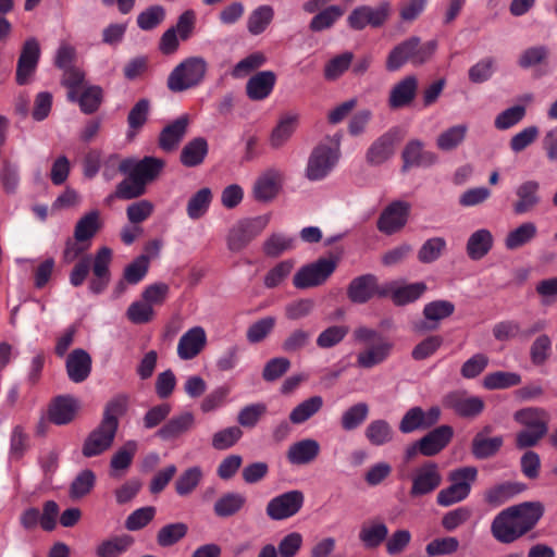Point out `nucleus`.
<instances>
[{"label":"nucleus","mask_w":557,"mask_h":557,"mask_svg":"<svg viewBox=\"0 0 557 557\" xmlns=\"http://www.w3.org/2000/svg\"><path fill=\"white\" fill-rule=\"evenodd\" d=\"M321 450L320 444L313 438H305L292 444L286 457L296 466L309 465L317 459Z\"/></svg>","instance_id":"c756f323"},{"label":"nucleus","mask_w":557,"mask_h":557,"mask_svg":"<svg viewBox=\"0 0 557 557\" xmlns=\"http://www.w3.org/2000/svg\"><path fill=\"white\" fill-rule=\"evenodd\" d=\"M133 540L128 535L113 536L102 541L96 548L98 557H119L132 545Z\"/></svg>","instance_id":"8fccbe9b"},{"label":"nucleus","mask_w":557,"mask_h":557,"mask_svg":"<svg viewBox=\"0 0 557 557\" xmlns=\"http://www.w3.org/2000/svg\"><path fill=\"white\" fill-rule=\"evenodd\" d=\"M493 243V235L487 228L473 232L466 246L468 257L473 261L483 259L491 251Z\"/></svg>","instance_id":"473e14b6"},{"label":"nucleus","mask_w":557,"mask_h":557,"mask_svg":"<svg viewBox=\"0 0 557 557\" xmlns=\"http://www.w3.org/2000/svg\"><path fill=\"white\" fill-rule=\"evenodd\" d=\"M195 425V416L185 411L170 418L158 431L157 436L165 442L180 438L188 433Z\"/></svg>","instance_id":"393cba45"},{"label":"nucleus","mask_w":557,"mask_h":557,"mask_svg":"<svg viewBox=\"0 0 557 557\" xmlns=\"http://www.w3.org/2000/svg\"><path fill=\"white\" fill-rule=\"evenodd\" d=\"M398 133L397 128H391L370 145L366 153V160L370 165H381L394 154Z\"/></svg>","instance_id":"412c9836"},{"label":"nucleus","mask_w":557,"mask_h":557,"mask_svg":"<svg viewBox=\"0 0 557 557\" xmlns=\"http://www.w3.org/2000/svg\"><path fill=\"white\" fill-rule=\"evenodd\" d=\"M268 407L264 403H253L244 406L237 413V423L239 428L253 429L264 417Z\"/></svg>","instance_id":"603ef678"},{"label":"nucleus","mask_w":557,"mask_h":557,"mask_svg":"<svg viewBox=\"0 0 557 557\" xmlns=\"http://www.w3.org/2000/svg\"><path fill=\"white\" fill-rule=\"evenodd\" d=\"M269 215H259L252 219L239 221L227 237V247L231 251H240L268 225Z\"/></svg>","instance_id":"9b49d317"},{"label":"nucleus","mask_w":557,"mask_h":557,"mask_svg":"<svg viewBox=\"0 0 557 557\" xmlns=\"http://www.w3.org/2000/svg\"><path fill=\"white\" fill-rule=\"evenodd\" d=\"M274 17V10L271 5L263 4L255 9L247 18V29L251 35L262 34Z\"/></svg>","instance_id":"a18cd8bd"},{"label":"nucleus","mask_w":557,"mask_h":557,"mask_svg":"<svg viewBox=\"0 0 557 557\" xmlns=\"http://www.w3.org/2000/svg\"><path fill=\"white\" fill-rule=\"evenodd\" d=\"M423 147V143L419 139H412L406 144L401 152L403 172L411 168H429L437 162L436 153L424 150Z\"/></svg>","instance_id":"6ab92c4d"},{"label":"nucleus","mask_w":557,"mask_h":557,"mask_svg":"<svg viewBox=\"0 0 557 557\" xmlns=\"http://www.w3.org/2000/svg\"><path fill=\"white\" fill-rule=\"evenodd\" d=\"M208 72V62L202 57H189L180 62L169 74L166 86L172 92H183L198 87Z\"/></svg>","instance_id":"39448f33"},{"label":"nucleus","mask_w":557,"mask_h":557,"mask_svg":"<svg viewBox=\"0 0 557 557\" xmlns=\"http://www.w3.org/2000/svg\"><path fill=\"white\" fill-rule=\"evenodd\" d=\"M354 339L366 346L357 354L356 366L361 369H372L385 362L392 355L394 343L377 330L359 326L354 330Z\"/></svg>","instance_id":"f03ea898"},{"label":"nucleus","mask_w":557,"mask_h":557,"mask_svg":"<svg viewBox=\"0 0 557 557\" xmlns=\"http://www.w3.org/2000/svg\"><path fill=\"white\" fill-rule=\"evenodd\" d=\"M100 227V212L92 210L77 221L74 228V238L76 242L89 240L96 235Z\"/></svg>","instance_id":"ea45409f"},{"label":"nucleus","mask_w":557,"mask_h":557,"mask_svg":"<svg viewBox=\"0 0 557 557\" xmlns=\"http://www.w3.org/2000/svg\"><path fill=\"white\" fill-rule=\"evenodd\" d=\"M165 18V10L162 5H151L138 14L137 25L143 30L154 29Z\"/></svg>","instance_id":"338daca9"},{"label":"nucleus","mask_w":557,"mask_h":557,"mask_svg":"<svg viewBox=\"0 0 557 557\" xmlns=\"http://www.w3.org/2000/svg\"><path fill=\"white\" fill-rule=\"evenodd\" d=\"M305 495L292 490L271 498L265 507L267 516L273 521H282L296 516L302 508Z\"/></svg>","instance_id":"9d476101"},{"label":"nucleus","mask_w":557,"mask_h":557,"mask_svg":"<svg viewBox=\"0 0 557 557\" xmlns=\"http://www.w3.org/2000/svg\"><path fill=\"white\" fill-rule=\"evenodd\" d=\"M388 535V528L384 522L376 521L369 525H363L359 532V540L366 548H376Z\"/></svg>","instance_id":"c03bdc74"},{"label":"nucleus","mask_w":557,"mask_h":557,"mask_svg":"<svg viewBox=\"0 0 557 557\" xmlns=\"http://www.w3.org/2000/svg\"><path fill=\"white\" fill-rule=\"evenodd\" d=\"M148 270L149 257L147 255H140L125 267L123 275L128 284L136 285L146 277Z\"/></svg>","instance_id":"052dcab7"},{"label":"nucleus","mask_w":557,"mask_h":557,"mask_svg":"<svg viewBox=\"0 0 557 557\" xmlns=\"http://www.w3.org/2000/svg\"><path fill=\"white\" fill-rule=\"evenodd\" d=\"M426 288L423 282L411 283L400 287L396 286V290L393 293V302L396 306L413 302L423 295Z\"/></svg>","instance_id":"4d7b16f0"},{"label":"nucleus","mask_w":557,"mask_h":557,"mask_svg":"<svg viewBox=\"0 0 557 557\" xmlns=\"http://www.w3.org/2000/svg\"><path fill=\"white\" fill-rule=\"evenodd\" d=\"M127 175L122 182L116 185L115 191L108 196L106 199L110 203L114 198L122 200H131L139 198L146 194V186H144L137 177L133 176L132 173H125Z\"/></svg>","instance_id":"58836bf2"},{"label":"nucleus","mask_w":557,"mask_h":557,"mask_svg":"<svg viewBox=\"0 0 557 557\" xmlns=\"http://www.w3.org/2000/svg\"><path fill=\"white\" fill-rule=\"evenodd\" d=\"M165 166L164 160L156 157H144L141 160L124 159L119 164L121 173H132L147 187L159 177Z\"/></svg>","instance_id":"4468645a"},{"label":"nucleus","mask_w":557,"mask_h":557,"mask_svg":"<svg viewBox=\"0 0 557 557\" xmlns=\"http://www.w3.org/2000/svg\"><path fill=\"white\" fill-rule=\"evenodd\" d=\"M492 535L500 543H512L522 536V504L500 511L491 525Z\"/></svg>","instance_id":"0eeeda50"},{"label":"nucleus","mask_w":557,"mask_h":557,"mask_svg":"<svg viewBox=\"0 0 557 557\" xmlns=\"http://www.w3.org/2000/svg\"><path fill=\"white\" fill-rule=\"evenodd\" d=\"M96 475L91 470H84L73 480L70 486V497L78 499L86 496L94 487Z\"/></svg>","instance_id":"0e129e2a"},{"label":"nucleus","mask_w":557,"mask_h":557,"mask_svg":"<svg viewBox=\"0 0 557 557\" xmlns=\"http://www.w3.org/2000/svg\"><path fill=\"white\" fill-rule=\"evenodd\" d=\"M375 275L363 274L352 278L347 287V297L352 304L363 305L373 298Z\"/></svg>","instance_id":"2f4dec72"},{"label":"nucleus","mask_w":557,"mask_h":557,"mask_svg":"<svg viewBox=\"0 0 557 557\" xmlns=\"http://www.w3.org/2000/svg\"><path fill=\"white\" fill-rule=\"evenodd\" d=\"M459 548V541L454 536L438 537L432 540L425 546V552L429 556H445L453 555Z\"/></svg>","instance_id":"69168bd1"},{"label":"nucleus","mask_w":557,"mask_h":557,"mask_svg":"<svg viewBox=\"0 0 557 557\" xmlns=\"http://www.w3.org/2000/svg\"><path fill=\"white\" fill-rule=\"evenodd\" d=\"M295 239L284 234H272L263 244V252L268 257H278L294 247Z\"/></svg>","instance_id":"774afa93"},{"label":"nucleus","mask_w":557,"mask_h":557,"mask_svg":"<svg viewBox=\"0 0 557 557\" xmlns=\"http://www.w3.org/2000/svg\"><path fill=\"white\" fill-rule=\"evenodd\" d=\"M418 78L414 75H407L397 82L388 95V107L398 110L409 107L418 94Z\"/></svg>","instance_id":"b1692460"},{"label":"nucleus","mask_w":557,"mask_h":557,"mask_svg":"<svg viewBox=\"0 0 557 557\" xmlns=\"http://www.w3.org/2000/svg\"><path fill=\"white\" fill-rule=\"evenodd\" d=\"M246 496L237 492L224 493L213 505V512L219 518H230L238 513L246 505Z\"/></svg>","instance_id":"e433bc0d"},{"label":"nucleus","mask_w":557,"mask_h":557,"mask_svg":"<svg viewBox=\"0 0 557 557\" xmlns=\"http://www.w3.org/2000/svg\"><path fill=\"white\" fill-rule=\"evenodd\" d=\"M346 325H332L322 331L317 337V346L322 349L332 348L338 345L348 334Z\"/></svg>","instance_id":"e2e57ef3"},{"label":"nucleus","mask_w":557,"mask_h":557,"mask_svg":"<svg viewBox=\"0 0 557 557\" xmlns=\"http://www.w3.org/2000/svg\"><path fill=\"white\" fill-rule=\"evenodd\" d=\"M323 407L321 396H311L297 405L289 413V420L294 424H301L318 413Z\"/></svg>","instance_id":"37998d69"},{"label":"nucleus","mask_w":557,"mask_h":557,"mask_svg":"<svg viewBox=\"0 0 557 557\" xmlns=\"http://www.w3.org/2000/svg\"><path fill=\"white\" fill-rule=\"evenodd\" d=\"M126 404V397H116L107 404L100 424L88 434L83 444L84 457L99 456L111 447L119 428V417L125 412Z\"/></svg>","instance_id":"f257e3e1"},{"label":"nucleus","mask_w":557,"mask_h":557,"mask_svg":"<svg viewBox=\"0 0 557 557\" xmlns=\"http://www.w3.org/2000/svg\"><path fill=\"white\" fill-rule=\"evenodd\" d=\"M341 140L339 134L325 136L312 149L306 168L308 180L322 181L334 170L341 158Z\"/></svg>","instance_id":"7ed1b4c3"},{"label":"nucleus","mask_w":557,"mask_h":557,"mask_svg":"<svg viewBox=\"0 0 557 557\" xmlns=\"http://www.w3.org/2000/svg\"><path fill=\"white\" fill-rule=\"evenodd\" d=\"M212 191L209 187L200 188L188 200L186 213L189 219L198 220L202 218L209 210L212 202Z\"/></svg>","instance_id":"79ce46f5"},{"label":"nucleus","mask_w":557,"mask_h":557,"mask_svg":"<svg viewBox=\"0 0 557 557\" xmlns=\"http://www.w3.org/2000/svg\"><path fill=\"white\" fill-rule=\"evenodd\" d=\"M455 312V305L449 300L438 299L428 302L423 308V317L425 322H421L417 326L418 331H433L437 327V323Z\"/></svg>","instance_id":"c85d7f7f"},{"label":"nucleus","mask_w":557,"mask_h":557,"mask_svg":"<svg viewBox=\"0 0 557 557\" xmlns=\"http://www.w3.org/2000/svg\"><path fill=\"white\" fill-rule=\"evenodd\" d=\"M335 269V260L320 258L315 262L300 268L294 275L293 284L299 289L322 285L333 274Z\"/></svg>","instance_id":"1a4fd4ad"},{"label":"nucleus","mask_w":557,"mask_h":557,"mask_svg":"<svg viewBox=\"0 0 557 557\" xmlns=\"http://www.w3.org/2000/svg\"><path fill=\"white\" fill-rule=\"evenodd\" d=\"M189 122V116L187 114H183L165 125L158 137L159 148L164 152H172L176 150L187 134Z\"/></svg>","instance_id":"4be33fe9"},{"label":"nucleus","mask_w":557,"mask_h":557,"mask_svg":"<svg viewBox=\"0 0 557 557\" xmlns=\"http://www.w3.org/2000/svg\"><path fill=\"white\" fill-rule=\"evenodd\" d=\"M276 319L274 317H264L249 325L246 332V338L250 344H258L264 341L274 330Z\"/></svg>","instance_id":"13d9d810"},{"label":"nucleus","mask_w":557,"mask_h":557,"mask_svg":"<svg viewBox=\"0 0 557 557\" xmlns=\"http://www.w3.org/2000/svg\"><path fill=\"white\" fill-rule=\"evenodd\" d=\"M475 467H462L449 472L451 484L438 492L436 502L442 507H448L466 499L471 491V483L476 479Z\"/></svg>","instance_id":"423d86ee"},{"label":"nucleus","mask_w":557,"mask_h":557,"mask_svg":"<svg viewBox=\"0 0 557 557\" xmlns=\"http://www.w3.org/2000/svg\"><path fill=\"white\" fill-rule=\"evenodd\" d=\"M410 205L396 200L391 202L380 214L376 227L385 235L399 232L407 223L410 213Z\"/></svg>","instance_id":"2eb2a0df"},{"label":"nucleus","mask_w":557,"mask_h":557,"mask_svg":"<svg viewBox=\"0 0 557 557\" xmlns=\"http://www.w3.org/2000/svg\"><path fill=\"white\" fill-rule=\"evenodd\" d=\"M443 405L451 409L456 414L462 418H472L480 414L484 408V403L480 397L467 396L462 392H451L443 399Z\"/></svg>","instance_id":"aec40b11"},{"label":"nucleus","mask_w":557,"mask_h":557,"mask_svg":"<svg viewBox=\"0 0 557 557\" xmlns=\"http://www.w3.org/2000/svg\"><path fill=\"white\" fill-rule=\"evenodd\" d=\"M207 344V335L201 326H194L182 335L177 344V355L182 360H190L200 354Z\"/></svg>","instance_id":"bb28decb"},{"label":"nucleus","mask_w":557,"mask_h":557,"mask_svg":"<svg viewBox=\"0 0 557 557\" xmlns=\"http://www.w3.org/2000/svg\"><path fill=\"white\" fill-rule=\"evenodd\" d=\"M244 433L239 426L222 429L212 435L211 445L215 450H226L236 445Z\"/></svg>","instance_id":"6e6d98bb"},{"label":"nucleus","mask_w":557,"mask_h":557,"mask_svg":"<svg viewBox=\"0 0 557 557\" xmlns=\"http://www.w3.org/2000/svg\"><path fill=\"white\" fill-rule=\"evenodd\" d=\"M40 54V46L35 37L24 41L16 64L15 81L17 85L25 86L32 82L37 71Z\"/></svg>","instance_id":"ddd939ff"},{"label":"nucleus","mask_w":557,"mask_h":557,"mask_svg":"<svg viewBox=\"0 0 557 557\" xmlns=\"http://www.w3.org/2000/svg\"><path fill=\"white\" fill-rule=\"evenodd\" d=\"M188 527L184 522L165 524L157 534V543L161 547H170L186 536Z\"/></svg>","instance_id":"5fc2aeb1"},{"label":"nucleus","mask_w":557,"mask_h":557,"mask_svg":"<svg viewBox=\"0 0 557 557\" xmlns=\"http://www.w3.org/2000/svg\"><path fill=\"white\" fill-rule=\"evenodd\" d=\"M411 487L409 495L418 498L435 492L443 482L440 467L436 462L428 460L414 468L411 475Z\"/></svg>","instance_id":"6e6552de"},{"label":"nucleus","mask_w":557,"mask_h":557,"mask_svg":"<svg viewBox=\"0 0 557 557\" xmlns=\"http://www.w3.org/2000/svg\"><path fill=\"white\" fill-rule=\"evenodd\" d=\"M151 109V102L147 98L139 99L129 110L127 115L126 132L127 139L132 140L140 132L148 121Z\"/></svg>","instance_id":"f704fd0d"},{"label":"nucleus","mask_w":557,"mask_h":557,"mask_svg":"<svg viewBox=\"0 0 557 557\" xmlns=\"http://www.w3.org/2000/svg\"><path fill=\"white\" fill-rule=\"evenodd\" d=\"M209 152V145L206 138L195 137L182 149L180 154L181 163L186 168L200 165Z\"/></svg>","instance_id":"72a5a7b5"},{"label":"nucleus","mask_w":557,"mask_h":557,"mask_svg":"<svg viewBox=\"0 0 557 557\" xmlns=\"http://www.w3.org/2000/svg\"><path fill=\"white\" fill-rule=\"evenodd\" d=\"M281 188V173L270 169L261 174L253 185V197L261 202L271 201Z\"/></svg>","instance_id":"7c9ffc66"},{"label":"nucleus","mask_w":557,"mask_h":557,"mask_svg":"<svg viewBox=\"0 0 557 557\" xmlns=\"http://www.w3.org/2000/svg\"><path fill=\"white\" fill-rule=\"evenodd\" d=\"M345 10L339 5H329L310 21L309 28L312 32L330 29L344 15Z\"/></svg>","instance_id":"de8ad7c7"},{"label":"nucleus","mask_w":557,"mask_h":557,"mask_svg":"<svg viewBox=\"0 0 557 557\" xmlns=\"http://www.w3.org/2000/svg\"><path fill=\"white\" fill-rule=\"evenodd\" d=\"M297 120V115L289 114L280 120L270 136V145L272 148L277 149L282 147L290 138L295 132Z\"/></svg>","instance_id":"09e8293b"},{"label":"nucleus","mask_w":557,"mask_h":557,"mask_svg":"<svg viewBox=\"0 0 557 557\" xmlns=\"http://www.w3.org/2000/svg\"><path fill=\"white\" fill-rule=\"evenodd\" d=\"M468 127L465 124L451 126L441 133L436 139V146L443 151L456 149L466 138Z\"/></svg>","instance_id":"864d4df0"},{"label":"nucleus","mask_w":557,"mask_h":557,"mask_svg":"<svg viewBox=\"0 0 557 557\" xmlns=\"http://www.w3.org/2000/svg\"><path fill=\"white\" fill-rule=\"evenodd\" d=\"M549 414L542 408H524V447L535 446L548 431Z\"/></svg>","instance_id":"dca6fc26"},{"label":"nucleus","mask_w":557,"mask_h":557,"mask_svg":"<svg viewBox=\"0 0 557 557\" xmlns=\"http://www.w3.org/2000/svg\"><path fill=\"white\" fill-rule=\"evenodd\" d=\"M370 413V407L367 403L360 401L343 411L339 420L341 428L346 431H355L360 428Z\"/></svg>","instance_id":"4c0bfd02"},{"label":"nucleus","mask_w":557,"mask_h":557,"mask_svg":"<svg viewBox=\"0 0 557 557\" xmlns=\"http://www.w3.org/2000/svg\"><path fill=\"white\" fill-rule=\"evenodd\" d=\"M276 84V74L261 71L252 75L246 83V95L252 101H262L270 97Z\"/></svg>","instance_id":"a878e982"},{"label":"nucleus","mask_w":557,"mask_h":557,"mask_svg":"<svg viewBox=\"0 0 557 557\" xmlns=\"http://www.w3.org/2000/svg\"><path fill=\"white\" fill-rule=\"evenodd\" d=\"M112 250L108 247H101L92 260L94 277L90 280L88 288L90 293L99 295L106 290L110 282V262Z\"/></svg>","instance_id":"a211bd4d"},{"label":"nucleus","mask_w":557,"mask_h":557,"mask_svg":"<svg viewBox=\"0 0 557 557\" xmlns=\"http://www.w3.org/2000/svg\"><path fill=\"white\" fill-rule=\"evenodd\" d=\"M391 11L388 2H382L379 7L360 5L355 8L347 17L348 26L354 30H362L367 26L381 27L387 21Z\"/></svg>","instance_id":"f8f14e48"},{"label":"nucleus","mask_w":557,"mask_h":557,"mask_svg":"<svg viewBox=\"0 0 557 557\" xmlns=\"http://www.w3.org/2000/svg\"><path fill=\"white\" fill-rule=\"evenodd\" d=\"M436 49V40L422 42L420 37L411 36L392 49L386 60V69L394 72L407 62L414 66L422 65L432 58Z\"/></svg>","instance_id":"20e7f679"},{"label":"nucleus","mask_w":557,"mask_h":557,"mask_svg":"<svg viewBox=\"0 0 557 557\" xmlns=\"http://www.w3.org/2000/svg\"><path fill=\"white\" fill-rule=\"evenodd\" d=\"M520 492L519 484L502 483L484 493V500L492 507H498Z\"/></svg>","instance_id":"3c124183"},{"label":"nucleus","mask_w":557,"mask_h":557,"mask_svg":"<svg viewBox=\"0 0 557 557\" xmlns=\"http://www.w3.org/2000/svg\"><path fill=\"white\" fill-rule=\"evenodd\" d=\"M454 429L443 424L428 432L419 440L420 454L433 457L440 454L453 440Z\"/></svg>","instance_id":"5701e85b"},{"label":"nucleus","mask_w":557,"mask_h":557,"mask_svg":"<svg viewBox=\"0 0 557 557\" xmlns=\"http://www.w3.org/2000/svg\"><path fill=\"white\" fill-rule=\"evenodd\" d=\"M203 478L202 469L194 466L183 471L175 481V492L180 496L190 495Z\"/></svg>","instance_id":"49530a36"},{"label":"nucleus","mask_w":557,"mask_h":557,"mask_svg":"<svg viewBox=\"0 0 557 557\" xmlns=\"http://www.w3.org/2000/svg\"><path fill=\"white\" fill-rule=\"evenodd\" d=\"M91 357L86 350L77 348L70 352L65 362L70 381L74 383L86 381L91 372Z\"/></svg>","instance_id":"cd10ccee"},{"label":"nucleus","mask_w":557,"mask_h":557,"mask_svg":"<svg viewBox=\"0 0 557 557\" xmlns=\"http://www.w3.org/2000/svg\"><path fill=\"white\" fill-rule=\"evenodd\" d=\"M443 343L444 338L441 335H429L413 347L411 358L416 361L425 360L432 357Z\"/></svg>","instance_id":"680f3d73"},{"label":"nucleus","mask_w":557,"mask_h":557,"mask_svg":"<svg viewBox=\"0 0 557 557\" xmlns=\"http://www.w3.org/2000/svg\"><path fill=\"white\" fill-rule=\"evenodd\" d=\"M485 431L488 428L474 435L471 444V453L476 459H487L495 456L504 444L502 436L487 437Z\"/></svg>","instance_id":"c9c22d12"},{"label":"nucleus","mask_w":557,"mask_h":557,"mask_svg":"<svg viewBox=\"0 0 557 557\" xmlns=\"http://www.w3.org/2000/svg\"><path fill=\"white\" fill-rule=\"evenodd\" d=\"M267 62V58L263 52H252L246 58L242 59L233 67L231 75L234 78H243L263 66Z\"/></svg>","instance_id":"bf43d9fd"},{"label":"nucleus","mask_w":557,"mask_h":557,"mask_svg":"<svg viewBox=\"0 0 557 557\" xmlns=\"http://www.w3.org/2000/svg\"><path fill=\"white\" fill-rule=\"evenodd\" d=\"M79 410V401L72 395H59L48 406V419L55 425L70 424Z\"/></svg>","instance_id":"f3484780"},{"label":"nucleus","mask_w":557,"mask_h":557,"mask_svg":"<svg viewBox=\"0 0 557 557\" xmlns=\"http://www.w3.org/2000/svg\"><path fill=\"white\" fill-rule=\"evenodd\" d=\"M364 435L370 444L374 446H383L392 442L394 431L386 420L376 419L368 424Z\"/></svg>","instance_id":"a19ab883"}]
</instances>
